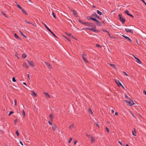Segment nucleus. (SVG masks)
<instances>
[{
	"label": "nucleus",
	"instance_id": "f257e3e1",
	"mask_svg": "<svg viewBox=\"0 0 146 146\" xmlns=\"http://www.w3.org/2000/svg\"><path fill=\"white\" fill-rule=\"evenodd\" d=\"M79 21L81 23L87 26H91L92 24V23H89L88 22H86L83 20H79Z\"/></svg>",
	"mask_w": 146,
	"mask_h": 146
},
{
	"label": "nucleus",
	"instance_id": "f03ea898",
	"mask_svg": "<svg viewBox=\"0 0 146 146\" xmlns=\"http://www.w3.org/2000/svg\"><path fill=\"white\" fill-rule=\"evenodd\" d=\"M83 59L85 62V63H87L88 61L86 58V55L84 54H82V55Z\"/></svg>",
	"mask_w": 146,
	"mask_h": 146
},
{
	"label": "nucleus",
	"instance_id": "7ed1b4c3",
	"mask_svg": "<svg viewBox=\"0 0 146 146\" xmlns=\"http://www.w3.org/2000/svg\"><path fill=\"white\" fill-rule=\"evenodd\" d=\"M43 24L44 25L45 27L50 32V33L55 37H57L55 34L49 29L47 27V26L44 23H43Z\"/></svg>",
	"mask_w": 146,
	"mask_h": 146
},
{
	"label": "nucleus",
	"instance_id": "20e7f679",
	"mask_svg": "<svg viewBox=\"0 0 146 146\" xmlns=\"http://www.w3.org/2000/svg\"><path fill=\"white\" fill-rule=\"evenodd\" d=\"M119 19L120 21L122 22V23L123 24L124 23L125 21V19L123 18L122 16L120 14L119 15Z\"/></svg>",
	"mask_w": 146,
	"mask_h": 146
},
{
	"label": "nucleus",
	"instance_id": "39448f33",
	"mask_svg": "<svg viewBox=\"0 0 146 146\" xmlns=\"http://www.w3.org/2000/svg\"><path fill=\"white\" fill-rule=\"evenodd\" d=\"M115 82L118 85V86H122V87L124 88L122 84L120 82H119V81L118 80H115Z\"/></svg>",
	"mask_w": 146,
	"mask_h": 146
},
{
	"label": "nucleus",
	"instance_id": "423d86ee",
	"mask_svg": "<svg viewBox=\"0 0 146 146\" xmlns=\"http://www.w3.org/2000/svg\"><path fill=\"white\" fill-rule=\"evenodd\" d=\"M125 30L127 33H133V30L132 29H130L128 28H125Z\"/></svg>",
	"mask_w": 146,
	"mask_h": 146
},
{
	"label": "nucleus",
	"instance_id": "0eeeda50",
	"mask_svg": "<svg viewBox=\"0 0 146 146\" xmlns=\"http://www.w3.org/2000/svg\"><path fill=\"white\" fill-rule=\"evenodd\" d=\"M86 29H89L91 31L94 32H95L96 33L98 32V31L96 29H95L94 28H86Z\"/></svg>",
	"mask_w": 146,
	"mask_h": 146
},
{
	"label": "nucleus",
	"instance_id": "6e6552de",
	"mask_svg": "<svg viewBox=\"0 0 146 146\" xmlns=\"http://www.w3.org/2000/svg\"><path fill=\"white\" fill-rule=\"evenodd\" d=\"M31 92V95L33 96L36 97L37 96V94L33 91L32 90Z\"/></svg>",
	"mask_w": 146,
	"mask_h": 146
},
{
	"label": "nucleus",
	"instance_id": "1a4fd4ad",
	"mask_svg": "<svg viewBox=\"0 0 146 146\" xmlns=\"http://www.w3.org/2000/svg\"><path fill=\"white\" fill-rule=\"evenodd\" d=\"M69 128L72 130V129L74 128V124L71 125L69 127Z\"/></svg>",
	"mask_w": 146,
	"mask_h": 146
},
{
	"label": "nucleus",
	"instance_id": "9d476101",
	"mask_svg": "<svg viewBox=\"0 0 146 146\" xmlns=\"http://www.w3.org/2000/svg\"><path fill=\"white\" fill-rule=\"evenodd\" d=\"M56 128L57 127L55 125H53L52 127V130L53 131H55L56 129Z\"/></svg>",
	"mask_w": 146,
	"mask_h": 146
},
{
	"label": "nucleus",
	"instance_id": "9b49d317",
	"mask_svg": "<svg viewBox=\"0 0 146 146\" xmlns=\"http://www.w3.org/2000/svg\"><path fill=\"white\" fill-rule=\"evenodd\" d=\"M122 36H123V37H125L126 39L128 40L129 41L131 42L132 41H131V40L129 37H127L126 36H125L124 35H123Z\"/></svg>",
	"mask_w": 146,
	"mask_h": 146
},
{
	"label": "nucleus",
	"instance_id": "f8f14e48",
	"mask_svg": "<svg viewBox=\"0 0 146 146\" xmlns=\"http://www.w3.org/2000/svg\"><path fill=\"white\" fill-rule=\"evenodd\" d=\"M43 94L47 98H50V96L47 93L44 92Z\"/></svg>",
	"mask_w": 146,
	"mask_h": 146
},
{
	"label": "nucleus",
	"instance_id": "ddd939ff",
	"mask_svg": "<svg viewBox=\"0 0 146 146\" xmlns=\"http://www.w3.org/2000/svg\"><path fill=\"white\" fill-rule=\"evenodd\" d=\"M72 11L73 12V14L76 17H77V14L76 13V12L74 10H72Z\"/></svg>",
	"mask_w": 146,
	"mask_h": 146
},
{
	"label": "nucleus",
	"instance_id": "4468645a",
	"mask_svg": "<svg viewBox=\"0 0 146 146\" xmlns=\"http://www.w3.org/2000/svg\"><path fill=\"white\" fill-rule=\"evenodd\" d=\"M88 113L90 114L91 115H92L93 113L90 109H89V110H88Z\"/></svg>",
	"mask_w": 146,
	"mask_h": 146
},
{
	"label": "nucleus",
	"instance_id": "2eb2a0df",
	"mask_svg": "<svg viewBox=\"0 0 146 146\" xmlns=\"http://www.w3.org/2000/svg\"><path fill=\"white\" fill-rule=\"evenodd\" d=\"M134 104H135L133 101H130L129 102V106H132Z\"/></svg>",
	"mask_w": 146,
	"mask_h": 146
},
{
	"label": "nucleus",
	"instance_id": "dca6fc26",
	"mask_svg": "<svg viewBox=\"0 0 146 146\" xmlns=\"http://www.w3.org/2000/svg\"><path fill=\"white\" fill-rule=\"evenodd\" d=\"M27 56L26 54L25 53H24L22 55V58H25Z\"/></svg>",
	"mask_w": 146,
	"mask_h": 146
},
{
	"label": "nucleus",
	"instance_id": "f3484780",
	"mask_svg": "<svg viewBox=\"0 0 146 146\" xmlns=\"http://www.w3.org/2000/svg\"><path fill=\"white\" fill-rule=\"evenodd\" d=\"M46 66L50 69H52V68L51 64H46Z\"/></svg>",
	"mask_w": 146,
	"mask_h": 146
},
{
	"label": "nucleus",
	"instance_id": "a211bd4d",
	"mask_svg": "<svg viewBox=\"0 0 146 146\" xmlns=\"http://www.w3.org/2000/svg\"><path fill=\"white\" fill-rule=\"evenodd\" d=\"M91 142L92 143L94 142L95 141V139L94 138V137H93L92 136L91 137Z\"/></svg>",
	"mask_w": 146,
	"mask_h": 146
},
{
	"label": "nucleus",
	"instance_id": "6ab92c4d",
	"mask_svg": "<svg viewBox=\"0 0 146 146\" xmlns=\"http://www.w3.org/2000/svg\"><path fill=\"white\" fill-rule=\"evenodd\" d=\"M49 117H50V119L51 120H52L53 119V117H54L52 115V114H50L49 115Z\"/></svg>",
	"mask_w": 146,
	"mask_h": 146
},
{
	"label": "nucleus",
	"instance_id": "aec40b11",
	"mask_svg": "<svg viewBox=\"0 0 146 146\" xmlns=\"http://www.w3.org/2000/svg\"><path fill=\"white\" fill-rule=\"evenodd\" d=\"M22 115L23 117H25V113L24 111V110H23Z\"/></svg>",
	"mask_w": 146,
	"mask_h": 146
},
{
	"label": "nucleus",
	"instance_id": "412c9836",
	"mask_svg": "<svg viewBox=\"0 0 146 146\" xmlns=\"http://www.w3.org/2000/svg\"><path fill=\"white\" fill-rule=\"evenodd\" d=\"M96 21L97 22V25L99 26L102 25L100 23V22L99 21H98L97 20V21Z\"/></svg>",
	"mask_w": 146,
	"mask_h": 146
},
{
	"label": "nucleus",
	"instance_id": "4be33fe9",
	"mask_svg": "<svg viewBox=\"0 0 146 146\" xmlns=\"http://www.w3.org/2000/svg\"><path fill=\"white\" fill-rule=\"evenodd\" d=\"M136 61L137 63H138L139 64H141V61H140L139 59L138 58L136 59Z\"/></svg>",
	"mask_w": 146,
	"mask_h": 146
},
{
	"label": "nucleus",
	"instance_id": "5701e85b",
	"mask_svg": "<svg viewBox=\"0 0 146 146\" xmlns=\"http://www.w3.org/2000/svg\"><path fill=\"white\" fill-rule=\"evenodd\" d=\"M19 32L20 33L21 35L23 36L24 37H26V36L25 35H24L21 31H19Z\"/></svg>",
	"mask_w": 146,
	"mask_h": 146
},
{
	"label": "nucleus",
	"instance_id": "b1692460",
	"mask_svg": "<svg viewBox=\"0 0 146 146\" xmlns=\"http://www.w3.org/2000/svg\"><path fill=\"white\" fill-rule=\"evenodd\" d=\"M21 10L22 11V12L23 13H24L26 14H27V13L26 11H25L24 9H23V8H22V9Z\"/></svg>",
	"mask_w": 146,
	"mask_h": 146
},
{
	"label": "nucleus",
	"instance_id": "393cba45",
	"mask_svg": "<svg viewBox=\"0 0 146 146\" xmlns=\"http://www.w3.org/2000/svg\"><path fill=\"white\" fill-rule=\"evenodd\" d=\"M14 36L15 37V38L17 39H19V36H17V35L16 33H15L14 34Z\"/></svg>",
	"mask_w": 146,
	"mask_h": 146
},
{
	"label": "nucleus",
	"instance_id": "a878e982",
	"mask_svg": "<svg viewBox=\"0 0 146 146\" xmlns=\"http://www.w3.org/2000/svg\"><path fill=\"white\" fill-rule=\"evenodd\" d=\"M23 66L26 68H27L29 67L28 64H23Z\"/></svg>",
	"mask_w": 146,
	"mask_h": 146
},
{
	"label": "nucleus",
	"instance_id": "bb28decb",
	"mask_svg": "<svg viewBox=\"0 0 146 146\" xmlns=\"http://www.w3.org/2000/svg\"><path fill=\"white\" fill-rule=\"evenodd\" d=\"M17 7L21 10L22 9V8L19 5L17 4Z\"/></svg>",
	"mask_w": 146,
	"mask_h": 146
},
{
	"label": "nucleus",
	"instance_id": "cd10ccee",
	"mask_svg": "<svg viewBox=\"0 0 146 146\" xmlns=\"http://www.w3.org/2000/svg\"><path fill=\"white\" fill-rule=\"evenodd\" d=\"M1 13L2 15H4V16L7 17V16H6V14L4 12H3V11H2L1 12Z\"/></svg>",
	"mask_w": 146,
	"mask_h": 146
},
{
	"label": "nucleus",
	"instance_id": "c85d7f7f",
	"mask_svg": "<svg viewBox=\"0 0 146 146\" xmlns=\"http://www.w3.org/2000/svg\"><path fill=\"white\" fill-rule=\"evenodd\" d=\"M90 19H92V20H94V21H97V20L96 18H93L92 17H90Z\"/></svg>",
	"mask_w": 146,
	"mask_h": 146
},
{
	"label": "nucleus",
	"instance_id": "c756f323",
	"mask_svg": "<svg viewBox=\"0 0 146 146\" xmlns=\"http://www.w3.org/2000/svg\"><path fill=\"white\" fill-rule=\"evenodd\" d=\"M97 13L100 15H101L102 14V13L99 10H97Z\"/></svg>",
	"mask_w": 146,
	"mask_h": 146
},
{
	"label": "nucleus",
	"instance_id": "7c9ffc66",
	"mask_svg": "<svg viewBox=\"0 0 146 146\" xmlns=\"http://www.w3.org/2000/svg\"><path fill=\"white\" fill-rule=\"evenodd\" d=\"M110 66H111L112 67H113L115 69L116 68V66L115 64H110Z\"/></svg>",
	"mask_w": 146,
	"mask_h": 146
},
{
	"label": "nucleus",
	"instance_id": "2f4dec72",
	"mask_svg": "<svg viewBox=\"0 0 146 146\" xmlns=\"http://www.w3.org/2000/svg\"><path fill=\"white\" fill-rule=\"evenodd\" d=\"M67 35L68 36H69V37H71V38H73V36H72L71 35V34H67Z\"/></svg>",
	"mask_w": 146,
	"mask_h": 146
},
{
	"label": "nucleus",
	"instance_id": "473e14b6",
	"mask_svg": "<svg viewBox=\"0 0 146 146\" xmlns=\"http://www.w3.org/2000/svg\"><path fill=\"white\" fill-rule=\"evenodd\" d=\"M52 15H53V17L54 18H56V17L55 16V15L54 14V12L52 13Z\"/></svg>",
	"mask_w": 146,
	"mask_h": 146
},
{
	"label": "nucleus",
	"instance_id": "72a5a7b5",
	"mask_svg": "<svg viewBox=\"0 0 146 146\" xmlns=\"http://www.w3.org/2000/svg\"><path fill=\"white\" fill-rule=\"evenodd\" d=\"M125 13L127 14V15H129V11L128 10H126L125 11Z\"/></svg>",
	"mask_w": 146,
	"mask_h": 146
},
{
	"label": "nucleus",
	"instance_id": "f704fd0d",
	"mask_svg": "<svg viewBox=\"0 0 146 146\" xmlns=\"http://www.w3.org/2000/svg\"><path fill=\"white\" fill-rule=\"evenodd\" d=\"M95 124L96 125L98 126V128H99L100 127V125H99L98 123V122H96Z\"/></svg>",
	"mask_w": 146,
	"mask_h": 146
},
{
	"label": "nucleus",
	"instance_id": "c9c22d12",
	"mask_svg": "<svg viewBox=\"0 0 146 146\" xmlns=\"http://www.w3.org/2000/svg\"><path fill=\"white\" fill-rule=\"evenodd\" d=\"M25 22L27 23H29V24H31V23H30V22H29L27 20H25Z\"/></svg>",
	"mask_w": 146,
	"mask_h": 146
},
{
	"label": "nucleus",
	"instance_id": "e433bc0d",
	"mask_svg": "<svg viewBox=\"0 0 146 146\" xmlns=\"http://www.w3.org/2000/svg\"><path fill=\"white\" fill-rule=\"evenodd\" d=\"M72 140V138H70L69 139V141H68V142L69 143H70L71 141Z\"/></svg>",
	"mask_w": 146,
	"mask_h": 146
},
{
	"label": "nucleus",
	"instance_id": "4c0bfd02",
	"mask_svg": "<svg viewBox=\"0 0 146 146\" xmlns=\"http://www.w3.org/2000/svg\"><path fill=\"white\" fill-rule=\"evenodd\" d=\"M16 134L17 135V136H19V133L18 132V130H17L16 131Z\"/></svg>",
	"mask_w": 146,
	"mask_h": 146
},
{
	"label": "nucleus",
	"instance_id": "58836bf2",
	"mask_svg": "<svg viewBox=\"0 0 146 146\" xmlns=\"http://www.w3.org/2000/svg\"><path fill=\"white\" fill-rule=\"evenodd\" d=\"M96 47H99L100 48H101L102 47L101 46L98 44H96Z\"/></svg>",
	"mask_w": 146,
	"mask_h": 146
},
{
	"label": "nucleus",
	"instance_id": "ea45409f",
	"mask_svg": "<svg viewBox=\"0 0 146 146\" xmlns=\"http://www.w3.org/2000/svg\"><path fill=\"white\" fill-rule=\"evenodd\" d=\"M12 81L13 82H15L16 81L15 78L13 77L12 78Z\"/></svg>",
	"mask_w": 146,
	"mask_h": 146
},
{
	"label": "nucleus",
	"instance_id": "a19ab883",
	"mask_svg": "<svg viewBox=\"0 0 146 146\" xmlns=\"http://www.w3.org/2000/svg\"><path fill=\"white\" fill-rule=\"evenodd\" d=\"M13 113V111H11L9 114V115H10L11 114Z\"/></svg>",
	"mask_w": 146,
	"mask_h": 146
},
{
	"label": "nucleus",
	"instance_id": "79ce46f5",
	"mask_svg": "<svg viewBox=\"0 0 146 146\" xmlns=\"http://www.w3.org/2000/svg\"><path fill=\"white\" fill-rule=\"evenodd\" d=\"M103 31L104 32H107L108 33V34L110 35L108 31L106 30H104V29L103 30Z\"/></svg>",
	"mask_w": 146,
	"mask_h": 146
},
{
	"label": "nucleus",
	"instance_id": "37998d69",
	"mask_svg": "<svg viewBox=\"0 0 146 146\" xmlns=\"http://www.w3.org/2000/svg\"><path fill=\"white\" fill-rule=\"evenodd\" d=\"M106 130L108 132H109V129L107 127H106Z\"/></svg>",
	"mask_w": 146,
	"mask_h": 146
},
{
	"label": "nucleus",
	"instance_id": "c03bdc74",
	"mask_svg": "<svg viewBox=\"0 0 146 146\" xmlns=\"http://www.w3.org/2000/svg\"><path fill=\"white\" fill-rule=\"evenodd\" d=\"M14 102H15V105H16V106H17V103L16 100H14Z\"/></svg>",
	"mask_w": 146,
	"mask_h": 146
},
{
	"label": "nucleus",
	"instance_id": "a18cd8bd",
	"mask_svg": "<svg viewBox=\"0 0 146 146\" xmlns=\"http://www.w3.org/2000/svg\"><path fill=\"white\" fill-rule=\"evenodd\" d=\"M125 102L127 103L128 105H129V102L127 100H125Z\"/></svg>",
	"mask_w": 146,
	"mask_h": 146
},
{
	"label": "nucleus",
	"instance_id": "49530a36",
	"mask_svg": "<svg viewBox=\"0 0 146 146\" xmlns=\"http://www.w3.org/2000/svg\"><path fill=\"white\" fill-rule=\"evenodd\" d=\"M93 16H96V17L97 16V15L96 13H94L92 15Z\"/></svg>",
	"mask_w": 146,
	"mask_h": 146
},
{
	"label": "nucleus",
	"instance_id": "de8ad7c7",
	"mask_svg": "<svg viewBox=\"0 0 146 146\" xmlns=\"http://www.w3.org/2000/svg\"><path fill=\"white\" fill-rule=\"evenodd\" d=\"M65 38H66L68 41L70 42V40L68 38L66 37H64Z\"/></svg>",
	"mask_w": 146,
	"mask_h": 146
},
{
	"label": "nucleus",
	"instance_id": "09e8293b",
	"mask_svg": "<svg viewBox=\"0 0 146 146\" xmlns=\"http://www.w3.org/2000/svg\"><path fill=\"white\" fill-rule=\"evenodd\" d=\"M123 73L125 74L126 76H128V75L126 74V73L125 72H123Z\"/></svg>",
	"mask_w": 146,
	"mask_h": 146
},
{
	"label": "nucleus",
	"instance_id": "8fccbe9b",
	"mask_svg": "<svg viewBox=\"0 0 146 146\" xmlns=\"http://www.w3.org/2000/svg\"><path fill=\"white\" fill-rule=\"evenodd\" d=\"M86 135L87 137H88V138H90V137H91V136H90V135H89L88 134H86Z\"/></svg>",
	"mask_w": 146,
	"mask_h": 146
},
{
	"label": "nucleus",
	"instance_id": "3c124183",
	"mask_svg": "<svg viewBox=\"0 0 146 146\" xmlns=\"http://www.w3.org/2000/svg\"><path fill=\"white\" fill-rule=\"evenodd\" d=\"M21 145H22L23 146V143L22 142L20 141H19Z\"/></svg>",
	"mask_w": 146,
	"mask_h": 146
},
{
	"label": "nucleus",
	"instance_id": "603ef678",
	"mask_svg": "<svg viewBox=\"0 0 146 146\" xmlns=\"http://www.w3.org/2000/svg\"><path fill=\"white\" fill-rule=\"evenodd\" d=\"M48 123H49V124H50V125H52V123H51L50 122V121H48Z\"/></svg>",
	"mask_w": 146,
	"mask_h": 146
},
{
	"label": "nucleus",
	"instance_id": "864d4df0",
	"mask_svg": "<svg viewBox=\"0 0 146 146\" xmlns=\"http://www.w3.org/2000/svg\"><path fill=\"white\" fill-rule=\"evenodd\" d=\"M129 15L130 16H131V17H132V18L133 17V16L132 15L129 14Z\"/></svg>",
	"mask_w": 146,
	"mask_h": 146
},
{
	"label": "nucleus",
	"instance_id": "5fc2aeb1",
	"mask_svg": "<svg viewBox=\"0 0 146 146\" xmlns=\"http://www.w3.org/2000/svg\"><path fill=\"white\" fill-rule=\"evenodd\" d=\"M121 145L123 146V145L122 143L120 141H119L118 142Z\"/></svg>",
	"mask_w": 146,
	"mask_h": 146
},
{
	"label": "nucleus",
	"instance_id": "6e6d98bb",
	"mask_svg": "<svg viewBox=\"0 0 146 146\" xmlns=\"http://www.w3.org/2000/svg\"><path fill=\"white\" fill-rule=\"evenodd\" d=\"M143 92L146 96V91L145 90H144Z\"/></svg>",
	"mask_w": 146,
	"mask_h": 146
},
{
	"label": "nucleus",
	"instance_id": "4d7b16f0",
	"mask_svg": "<svg viewBox=\"0 0 146 146\" xmlns=\"http://www.w3.org/2000/svg\"><path fill=\"white\" fill-rule=\"evenodd\" d=\"M30 65L31 67H33L34 66V64H30Z\"/></svg>",
	"mask_w": 146,
	"mask_h": 146
},
{
	"label": "nucleus",
	"instance_id": "13d9d810",
	"mask_svg": "<svg viewBox=\"0 0 146 146\" xmlns=\"http://www.w3.org/2000/svg\"><path fill=\"white\" fill-rule=\"evenodd\" d=\"M144 3L145 5H146V3H145V1L143 0H141Z\"/></svg>",
	"mask_w": 146,
	"mask_h": 146
},
{
	"label": "nucleus",
	"instance_id": "bf43d9fd",
	"mask_svg": "<svg viewBox=\"0 0 146 146\" xmlns=\"http://www.w3.org/2000/svg\"><path fill=\"white\" fill-rule=\"evenodd\" d=\"M15 56L17 57L18 58H19V57L17 56V54H15Z\"/></svg>",
	"mask_w": 146,
	"mask_h": 146
},
{
	"label": "nucleus",
	"instance_id": "052dcab7",
	"mask_svg": "<svg viewBox=\"0 0 146 146\" xmlns=\"http://www.w3.org/2000/svg\"><path fill=\"white\" fill-rule=\"evenodd\" d=\"M77 142V141H74V144L75 145L76 144V143Z\"/></svg>",
	"mask_w": 146,
	"mask_h": 146
},
{
	"label": "nucleus",
	"instance_id": "680f3d73",
	"mask_svg": "<svg viewBox=\"0 0 146 146\" xmlns=\"http://www.w3.org/2000/svg\"><path fill=\"white\" fill-rule=\"evenodd\" d=\"M133 56L134 57V58H135V59L136 60L137 58L135 57L134 55H133Z\"/></svg>",
	"mask_w": 146,
	"mask_h": 146
},
{
	"label": "nucleus",
	"instance_id": "e2e57ef3",
	"mask_svg": "<svg viewBox=\"0 0 146 146\" xmlns=\"http://www.w3.org/2000/svg\"><path fill=\"white\" fill-rule=\"evenodd\" d=\"M132 134L133 135H135V136L136 135H135L133 131H132Z\"/></svg>",
	"mask_w": 146,
	"mask_h": 146
},
{
	"label": "nucleus",
	"instance_id": "0e129e2a",
	"mask_svg": "<svg viewBox=\"0 0 146 146\" xmlns=\"http://www.w3.org/2000/svg\"><path fill=\"white\" fill-rule=\"evenodd\" d=\"M118 113L117 112H116L115 113V115H118Z\"/></svg>",
	"mask_w": 146,
	"mask_h": 146
},
{
	"label": "nucleus",
	"instance_id": "69168bd1",
	"mask_svg": "<svg viewBox=\"0 0 146 146\" xmlns=\"http://www.w3.org/2000/svg\"><path fill=\"white\" fill-rule=\"evenodd\" d=\"M17 121V119H16L15 120V124L16 123Z\"/></svg>",
	"mask_w": 146,
	"mask_h": 146
},
{
	"label": "nucleus",
	"instance_id": "338daca9",
	"mask_svg": "<svg viewBox=\"0 0 146 146\" xmlns=\"http://www.w3.org/2000/svg\"><path fill=\"white\" fill-rule=\"evenodd\" d=\"M23 84L24 85H27V84H26V83H25V82H23Z\"/></svg>",
	"mask_w": 146,
	"mask_h": 146
},
{
	"label": "nucleus",
	"instance_id": "774afa93",
	"mask_svg": "<svg viewBox=\"0 0 146 146\" xmlns=\"http://www.w3.org/2000/svg\"><path fill=\"white\" fill-rule=\"evenodd\" d=\"M111 112L112 113H113L114 112V111L113 110H111Z\"/></svg>",
	"mask_w": 146,
	"mask_h": 146
}]
</instances>
